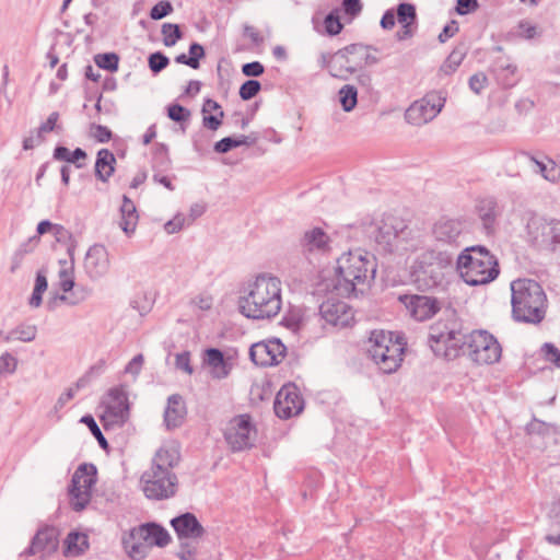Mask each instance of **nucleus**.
I'll use <instances>...</instances> for the list:
<instances>
[{"instance_id": "obj_18", "label": "nucleus", "mask_w": 560, "mask_h": 560, "mask_svg": "<svg viewBox=\"0 0 560 560\" xmlns=\"http://www.w3.org/2000/svg\"><path fill=\"white\" fill-rule=\"evenodd\" d=\"M453 326L455 329H462L464 323L458 316L456 308L448 302L443 308V316L432 324L429 329L428 345L433 353H438L441 350L444 332L450 330Z\"/></svg>"}, {"instance_id": "obj_62", "label": "nucleus", "mask_w": 560, "mask_h": 560, "mask_svg": "<svg viewBox=\"0 0 560 560\" xmlns=\"http://www.w3.org/2000/svg\"><path fill=\"white\" fill-rule=\"evenodd\" d=\"M342 11L350 18H354L362 11V3L360 0H342Z\"/></svg>"}, {"instance_id": "obj_50", "label": "nucleus", "mask_w": 560, "mask_h": 560, "mask_svg": "<svg viewBox=\"0 0 560 560\" xmlns=\"http://www.w3.org/2000/svg\"><path fill=\"white\" fill-rule=\"evenodd\" d=\"M325 28L328 35H339L342 31V23L340 22V11L334 10L325 18Z\"/></svg>"}, {"instance_id": "obj_59", "label": "nucleus", "mask_w": 560, "mask_h": 560, "mask_svg": "<svg viewBox=\"0 0 560 560\" xmlns=\"http://www.w3.org/2000/svg\"><path fill=\"white\" fill-rule=\"evenodd\" d=\"M175 366L176 369L184 371L188 375H191L194 369L190 364V352L183 351L180 353H177L175 357Z\"/></svg>"}, {"instance_id": "obj_17", "label": "nucleus", "mask_w": 560, "mask_h": 560, "mask_svg": "<svg viewBox=\"0 0 560 560\" xmlns=\"http://www.w3.org/2000/svg\"><path fill=\"white\" fill-rule=\"evenodd\" d=\"M369 229L372 230L376 249L383 254H393L395 250L394 242L398 235L405 229L402 222H397V219L393 215L387 217L381 221L380 224H374L372 221L369 224Z\"/></svg>"}, {"instance_id": "obj_20", "label": "nucleus", "mask_w": 560, "mask_h": 560, "mask_svg": "<svg viewBox=\"0 0 560 560\" xmlns=\"http://www.w3.org/2000/svg\"><path fill=\"white\" fill-rule=\"evenodd\" d=\"M302 248L304 258L299 259L289 283V287L294 291H301L304 282L312 281V262L308 255H312L315 248V230L305 233Z\"/></svg>"}, {"instance_id": "obj_43", "label": "nucleus", "mask_w": 560, "mask_h": 560, "mask_svg": "<svg viewBox=\"0 0 560 560\" xmlns=\"http://www.w3.org/2000/svg\"><path fill=\"white\" fill-rule=\"evenodd\" d=\"M525 155L529 158L530 161H533L537 167V172L547 180L555 182L559 177V170L557 168L556 163L548 159V163L550 164V167L548 164L544 163L541 160H538L534 154L529 152H525Z\"/></svg>"}, {"instance_id": "obj_56", "label": "nucleus", "mask_w": 560, "mask_h": 560, "mask_svg": "<svg viewBox=\"0 0 560 560\" xmlns=\"http://www.w3.org/2000/svg\"><path fill=\"white\" fill-rule=\"evenodd\" d=\"M173 10V7L170 1L162 0L159 1L150 11V16L152 20H161L168 15Z\"/></svg>"}, {"instance_id": "obj_11", "label": "nucleus", "mask_w": 560, "mask_h": 560, "mask_svg": "<svg viewBox=\"0 0 560 560\" xmlns=\"http://www.w3.org/2000/svg\"><path fill=\"white\" fill-rule=\"evenodd\" d=\"M527 234L534 246L555 252L560 246V221H547L545 218L533 217L528 220Z\"/></svg>"}, {"instance_id": "obj_13", "label": "nucleus", "mask_w": 560, "mask_h": 560, "mask_svg": "<svg viewBox=\"0 0 560 560\" xmlns=\"http://www.w3.org/2000/svg\"><path fill=\"white\" fill-rule=\"evenodd\" d=\"M129 418V401L127 394L118 388L112 389L105 401L101 416L104 429H116L126 423Z\"/></svg>"}, {"instance_id": "obj_8", "label": "nucleus", "mask_w": 560, "mask_h": 560, "mask_svg": "<svg viewBox=\"0 0 560 560\" xmlns=\"http://www.w3.org/2000/svg\"><path fill=\"white\" fill-rule=\"evenodd\" d=\"M141 489L149 500H167L175 495L178 486V478L175 472L153 469L150 467L141 476Z\"/></svg>"}, {"instance_id": "obj_52", "label": "nucleus", "mask_w": 560, "mask_h": 560, "mask_svg": "<svg viewBox=\"0 0 560 560\" xmlns=\"http://www.w3.org/2000/svg\"><path fill=\"white\" fill-rule=\"evenodd\" d=\"M81 422L85 423L89 427V429L91 430L92 434L95 436L102 448H106L108 446L107 440L102 433V430L98 427L96 420L92 416H84L81 419Z\"/></svg>"}, {"instance_id": "obj_2", "label": "nucleus", "mask_w": 560, "mask_h": 560, "mask_svg": "<svg viewBox=\"0 0 560 560\" xmlns=\"http://www.w3.org/2000/svg\"><path fill=\"white\" fill-rule=\"evenodd\" d=\"M511 317L515 323L539 325L546 317L548 300L541 284L529 278H518L510 284Z\"/></svg>"}, {"instance_id": "obj_48", "label": "nucleus", "mask_w": 560, "mask_h": 560, "mask_svg": "<svg viewBox=\"0 0 560 560\" xmlns=\"http://www.w3.org/2000/svg\"><path fill=\"white\" fill-rule=\"evenodd\" d=\"M48 287L47 279L44 275L37 273L35 280V288L33 294L30 299V305L33 307H38L42 303V295L46 291Z\"/></svg>"}, {"instance_id": "obj_28", "label": "nucleus", "mask_w": 560, "mask_h": 560, "mask_svg": "<svg viewBox=\"0 0 560 560\" xmlns=\"http://www.w3.org/2000/svg\"><path fill=\"white\" fill-rule=\"evenodd\" d=\"M471 331H467L464 327L460 329V335L453 341L441 346V350L434 353L436 357H443L447 361L455 360L459 357L467 355L468 345L471 339Z\"/></svg>"}, {"instance_id": "obj_29", "label": "nucleus", "mask_w": 560, "mask_h": 560, "mask_svg": "<svg viewBox=\"0 0 560 560\" xmlns=\"http://www.w3.org/2000/svg\"><path fill=\"white\" fill-rule=\"evenodd\" d=\"M186 416V406L179 395H172L164 411V423L167 428L180 425Z\"/></svg>"}, {"instance_id": "obj_19", "label": "nucleus", "mask_w": 560, "mask_h": 560, "mask_svg": "<svg viewBox=\"0 0 560 560\" xmlns=\"http://www.w3.org/2000/svg\"><path fill=\"white\" fill-rule=\"evenodd\" d=\"M400 301L409 310L411 317L418 322H425L444 308L438 298L430 295H402Z\"/></svg>"}, {"instance_id": "obj_15", "label": "nucleus", "mask_w": 560, "mask_h": 560, "mask_svg": "<svg viewBox=\"0 0 560 560\" xmlns=\"http://www.w3.org/2000/svg\"><path fill=\"white\" fill-rule=\"evenodd\" d=\"M305 406L304 397L294 383H285L277 393L273 410L278 418L290 419L302 412Z\"/></svg>"}, {"instance_id": "obj_60", "label": "nucleus", "mask_w": 560, "mask_h": 560, "mask_svg": "<svg viewBox=\"0 0 560 560\" xmlns=\"http://www.w3.org/2000/svg\"><path fill=\"white\" fill-rule=\"evenodd\" d=\"M91 133L93 138L100 143L108 142L112 138V131L103 125H93L91 127Z\"/></svg>"}, {"instance_id": "obj_26", "label": "nucleus", "mask_w": 560, "mask_h": 560, "mask_svg": "<svg viewBox=\"0 0 560 560\" xmlns=\"http://www.w3.org/2000/svg\"><path fill=\"white\" fill-rule=\"evenodd\" d=\"M475 211L482 222L486 235H493L495 232L497 219L500 214L499 205L494 197H485L477 200Z\"/></svg>"}, {"instance_id": "obj_42", "label": "nucleus", "mask_w": 560, "mask_h": 560, "mask_svg": "<svg viewBox=\"0 0 560 560\" xmlns=\"http://www.w3.org/2000/svg\"><path fill=\"white\" fill-rule=\"evenodd\" d=\"M59 287L66 293L74 287V268L71 261L66 259L59 261Z\"/></svg>"}, {"instance_id": "obj_27", "label": "nucleus", "mask_w": 560, "mask_h": 560, "mask_svg": "<svg viewBox=\"0 0 560 560\" xmlns=\"http://www.w3.org/2000/svg\"><path fill=\"white\" fill-rule=\"evenodd\" d=\"M58 533L54 527H46L37 532L30 546V553H40L42 557L51 555L58 549Z\"/></svg>"}, {"instance_id": "obj_16", "label": "nucleus", "mask_w": 560, "mask_h": 560, "mask_svg": "<svg viewBox=\"0 0 560 560\" xmlns=\"http://www.w3.org/2000/svg\"><path fill=\"white\" fill-rule=\"evenodd\" d=\"M411 278L421 290H428L441 284L444 272L433 262L432 255L422 254L411 266Z\"/></svg>"}, {"instance_id": "obj_61", "label": "nucleus", "mask_w": 560, "mask_h": 560, "mask_svg": "<svg viewBox=\"0 0 560 560\" xmlns=\"http://www.w3.org/2000/svg\"><path fill=\"white\" fill-rule=\"evenodd\" d=\"M168 63V58L160 52H154L149 57V68L153 72H159Z\"/></svg>"}, {"instance_id": "obj_35", "label": "nucleus", "mask_w": 560, "mask_h": 560, "mask_svg": "<svg viewBox=\"0 0 560 560\" xmlns=\"http://www.w3.org/2000/svg\"><path fill=\"white\" fill-rule=\"evenodd\" d=\"M207 363L212 377L217 380L225 378L230 373V369L224 362L223 352L217 348H211L207 350Z\"/></svg>"}, {"instance_id": "obj_5", "label": "nucleus", "mask_w": 560, "mask_h": 560, "mask_svg": "<svg viewBox=\"0 0 560 560\" xmlns=\"http://www.w3.org/2000/svg\"><path fill=\"white\" fill-rule=\"evenodd\" d=\"M281 310V283L277 278L260 276L241 305L242 314L252 319H266Z\"/></svg>"}, {"instance_id": "obj_24", "label": "nucleus", "mask_w": 560, "mask_h": 560, "mask_svg": "<svg viewBox=\"0 0 560 560\" xmlns=\"http://www.w3.org/2000/svg\"><path fill=\"white\" fill-rule=\"evenodd\" d=\"M171 525L180 541L199 539L203 535V527L192 513H185L171 521Z\"/></svg>"}, {"instance_id": "obj_22", "label": "nucleus", "mask_w": 560, "mask_h": 560, "mask_svg": "<svg viewBox=\"0 0 560 560\" xmlns=\"http://www.w3.org/2000/svg\"><path fill=\"white\" fill-rule=\"evenodd\" d=\"M180 458L179 443L175 440H168L163 442L155 452L151 467L153 469L175 472L174 469L179 465Z\"/></svg>"}, {"instance_id": "obj_31", "label": "nucleus", "mask_w": 560, "mask_h": 560, "mask_svg": "<svg viewBox=\"0 0 560 560\" xmlns=\"http://www.w3.org/2000/svg\"><path fill=\"white\" fill-rule=\"evenodd\" d=\"M405 120L412 126H423L436 116L428 108L422 100H417L405 110Z\"/></svg>"}, {"instance_id": "obj_32", "label": "nucleus", "mask_w": 560, "mask_h": 560, "mask_svg": "<svg viewBox=\"0 0 560 560\" xmlns=\"http://www.w3.org/2000/svg\"><path fill=\"white\" fill-rule=\"evenodd\" d=\"M201 113L202 122L206 127H208L211 130H217L220 127L224 116V112L217 101L212 98L205 100Z\"/></svg>"}, {"instance_id": "obj_7", "label": "nucleus", "mask_w": 560, "mask_h": 560, "mask_svg": "<svg viewBox=\"0 0 560 560\" xmlns=\"http://www.w3.org/2000/svg\"><path fill=\"white\" fill-rule=\"evenodd\" d=\"M96 481L97 468L94 464L79 465L69 486L70 505L74 511L81 512L89 505Z\"/></svg>"}, {"instance_id": "obj_38", "label": "nucleus", "mask_w": 560, "mask_h": 560, "mask_svg": "<svg viewBox=\"0 0 560 560\" xmlns=\"http://www.w3.org/2000/svg\"><path fill=\"white\" fill-rule=\"evenodd\" d=\"M89 548V538L84 533L71 532L66 539L65 555L79 556Z\"/></svg>"}, {"instance_id": "obj_36", "label": "nucleus", "mask_w": 560, "mask_h": 560, "mask_svg": "<svg viewBox=\"0 0 560 560\" xmlns=\"http://www.w3.org/2000/svg\"><path fill=\"white\" fill-rule=\"evenodd\" d=\"M371 49L377 51L376 48L369 45H363L361 43L350 44L345 47V50L347 51V55H349L350 59L354 58L360 61V68L378 62V58L370 54Z\"/></svg>"}, {"instance_id": "obj_44", "label": "nucleus", "mask_w": 560, "mask_h": 560, "mask_svg": "<svg viewBox=\"0 0 560 560\" xmlns=\"http://www.w3.org/2000/svg\"><path fill=\"white\" fill-rule=\"evenodd\" d=\"M203 47L197 43L189 46V57L186 55H179L176 60L179 63L186 65L192 69L199 68V60L203 57Z\"/></svg>"}, {"instance_id": "obj_63", "label": "nucleus", "mask_w": 560, "mask_h": 560, "mask_svg": "<svg viewBox=\"0 0 560 560\" xmlns=\"http://www.w3.org/2000/svg\"><path fill=\"white\" fill-rule=\"evenodd\" d=\"M264 66L259 61L247 62L242 67V72L247 77H258L264 73Z\"/></svg>"}, {"instance_id": "obj_45", "label": "nucleus", "mask_w": 560, "mask_h": 560, "mask_svg": "<svg viewBox=\"0 0 560 560\" xmlns=\"http://www.w3.org/2000/svg\"><path fill=\"white\" fill-rule=\"evenodd\" d=\"M36 336V327L31 325H21L13 329L11 332L4 336V340H19L23 342H28L35 339Z\"/></svg>"}, {"instance_id": "obj_57", "label": "nucleus", "mask_w": 560, "mask_h": 560, "mask_svg": "<svg viewBox=\"0 0 560 560\" xmlns=\"http://www.w3.org/2000/svg\"><path fill=\"white\" fill-rule=\"evenodd\" d=\"M427 254L432 255L433 262L438 267H440L442 271H443V269L450 268L453 266V256H452V254H450L447 252L431 250V252H428Z\"/></svg>"}, {"instance_id": "obj_1", "label": "nucleus", "mask_w": 560, "mask_h": 560, "mask_svg": "<svg viewBox=\"0 0 560 560\" xmlns=\"http://www.w3.org/2000/svg\"><path fill=\"white\" fill-rule=\"evenodd\" d=\"M330 237L317 226V292L334 293L342 298H358L359 285L370 288L377 271L376 258L368 252L349 250L334 257V265L324 259L330 252Z\"/></svg>"}, {"instance_id": "obj_51", "label": "nucleus", "mask_w": 560, "mask_h": 560, "mask_svg": "<svg viewBox=\"0 0 560 560\" xmlns=\"http://www.w3.org/2000/svg\"><path fill=\"white\" fill-rule=\"evenodd\" d=\"M542 358L553 364L555 368L560 369V350L552 342H545L540 349Z\"/></svg>"}, {"instance_id": "obj_46", "label": "nucleus", "mask_w": 560, "mask_h": 560, "mask_svg": "<svg viewBox=\"0 0 560 560\" xmlns=\"http://www.w3.org/2000/svg\"><path fill=\"white\" fill-rule=\"evenodd\" d=\"M551 427L552 424L533 416L532 420L525 425L524 432L527 436L538 435L545 438L550 434Z\"/></svg>"}, {"instance_id": "obj_34", "label": "nucleus", "mask_w": 560, "mask_h": 560, "mask_svg": "<svg viewBox=\"0 0 560 560\" xmlns=\"http://www.w3.org/2000/svg\"><path fill=\"white\" fill-rule=\"evenodd\" d=\"M120 228L126 234H131L135 232L139 214L137 212L136 205L126 196L122 198V203L120 206Z\"/></svg>"}, {"instance_id": "obj_12", "label": "nucleus", "mask_w": 560, "mask_h": 560, "mask_svg": "<svg viewBox=\"0 0 560 560\" xmlns=\"http://www.w3.org/2000/svg\"><path fill=\"white\" fill-rule=\"evenodd\" d=\"M255 434L250 416L240 415L229 421L224 439L232 451H244L253 446Z\"/></svg>"}, {"instance_id": "obj_23", "label": "nucleus", "mask_w": 560, "mask_h": 560, "mask_svg": "<svg viewBox=\"0 0 560 560\" xmlns=\"http://www.w3.org/2000/svg\"><path fill=\"white\" fill-rule=\"evenodd\" d=\"M109 256L107 249L100 244L90 247L84 259V267L88 275L93 278L104 276L109 269Z\"/></svg>"}, {"instance_id": "obj_30", "label": "nucleus", "mask_w": 560, "mask_h": 560, "mask_svg": "<svg viewBox=\"0 0 560 560\" xmlns=\"http://www.w3.org/2000/svg\"><path fill=\"white\" fill-rule=\"evenodd\" d=\"M395 16L402 28V35H412L417 32V11L415 4L400 2L396 8Z\"/></svg>"}, {"instance_id": "obj_54", "label": "nucleus", "mask_w": 560, "mask_h": 560, "mask_svg": "<svg viewBox=\"0 0 560 560\" xmlns=\"http://www.w3.org/2000/svg\"><path fill=\"white\" fill-rule=\"evenodd\" d=\"M167 117L176 122L187 121L190 117V110L179 104H174L168 108Z\"/></svg>"}, {"instance_id": "obj_4", "label": "nucleus", "mask_w": 560, "mask_h": 560, "mask_svg": "<svg viewBox=\"0 0 560 560\" xmlns=\"http://www.w3.org/2000/svg\"><path fill=\"white\" fill-rule=\"evenodd\" d=\"M370 347L366 350L378 370L384 374L395 373L404 361L408 349L407 337L404 331H386L374 329L369 338Z\"/></svg>"}, {"instance_id": "obj_6", "label": "nucleus", "mask_w": 560, "mask_h": 560, "mask_svg": "<svg viewBox=\"0 0 560 560\" xmlns=\"http://www.w3.org/2000/svg\"><path fill=\"white\" fill-rule=\"evenodd\" d=\"M171 540L168 532L159 524L145 523L131 528L122 537V548L133 560H142L152 547H165Z\"/></svg>"}, {"instance_id": "obj_14", "label": "nucleus", "mask_w": 560, "mask_h": 560, "mask_svg": "<svg viewBox=\"0 0 560 560\" xmlns=\"http://www.w3.org/2000/svg\"><path fill=\"white\" fill-rule=\"evenodd\" d=\"M287 354V347L279 338L255 342L249 348V358L256 366L269 368L280 364Z\"/></svg>"}, {"instance_id": "obj_47", "label": "nucleus", "mask_w": 560, "mask_h": 560, "mask_svg": "<svg viewBox=\"0 0 560 560\" xmlns=\"http://www.w3.org/2000/svg\"><path fill=\"white\" fill-rule=\"evenodd\" d=\"M198 539H190L179 542L177 556L180 560H197L198 559Z\"/></svg>"}, {"instance_id": "obj_9", "label": "nucleus", "mask_w": 560, "mask_h": 560, "mask_svg": "<svg viewBox=\"0 0 560 560\" xmlns=\"http://www.w3.org/2000/svg\"><path fill=\"white\" fill-rule=\"evenodd\" d=\"M467 357L478 365H490L500 361L502 347L498 339L486 329L471 330Z\"/></svg>"}, {"instance_id": "obj_41", "label": "nucleus", "mask_w": 560, "mask_h": 560, "mask_svg": "<svg viewBox=\"0 0 560 560\" xmlns=\"http://www.w3.org/2000/svg\"><path fill=\"white\" fill-rule=\"evenodd\" d=\"M446 98L447 92L444 90H433L425 93L424 96L421 97L422 102L435 116H438L445 106Z\"/></svg>"}, {"instance_id": "obj_10", "label": "nucleus", "mask_w": 560, "mask_h": 560, "mask_svg": "<svg viewBox=\"0 0 560 560\" xmlns=\"http://www.w3.org/2000/svg\"><path fill=\"white\" fill-rule=\"evenodd\" d=\"M325 301L317 306V315L335 330L351 328L357 323L354 311L345 302L342 296L329 293Z\"/></svg>"}, {"instance_id": "obj_33", "label": "nucleus", "mask_w": 560, "mask_h": 560, "mask_svg": "<svg viewBox=\"0 0 560 560\" xmlns=\"http://www.w3.org/2000/svg\"><path fill=\"white\" fill-rule=\"evenodd\" d=\"M115 155L108 149H101L95 162L96 177L102 182H107L115 171Z\"/></svg>"}, {"instance_id": "obj_40", "label": "nucleus", "mask_w": 560, "mask_h": 560, "mask_svg": "<svg viewBox=\"0 0 560 560\" xmlns=\"http://www.w3.org/2000/svg\"><path fill=\"white\" fill-rule=\"evenodd\" d=\"M518 70L515 65L501 67L497 72L498 84L503 89H512L520 82Z\"/></svg>"}, {"instance_id": "obj_55", "label": "nucleus", "mask_w": 560, "mask_h": 560, "mask_svg": "<svg viewBox=\"0 0 560 560\" xmlns=\"http://www.w3.org/2000/svg\"><path fill=\"white\" fill-rule=\"evenodd\" d=\"M468 85L475 94H480L488 85V77L483 72H477L469 78Z\"/></svg>"}, {"instance_id": "obj_64", "label": "nucleus", "mask_w": 560, "mask_h": 560, "mask_svg": "<svg viewBox=\"0 0 560 560\" xmlns=\"http://www.w3.org/2000/svg\"><path fill=\"white\" fill-rule=\"evenodd\" d=\"M241 144V141H235L232 138H223L220 141H218L214 145V149L217 152L225 153L229 150H231L234 147H237Z\"/></svg>"}, {"instance_id": "obj_21", "label": "nucleus", "mask_w": 560, "mask_h": 560, "mask_svg": "<svg viewBox=\"0 0 560 560\" xmlns=\"http://www.w3.org/2000/svg\"><path fill=\"white\" fill-rule=\"evenodd\" d=\"M323 67L329 71L334 78L347 80L350 74L354 73L360 68V61L354 58H349L345 48L339 49L329 58L325 54L322 55Z\"/></svg>"}, {"instance_id": "obj_37", "label": "nucleus", "mask_w": 560, "mask_h": 560, "mask_svg": "<svg viewBox=\"0 0 560 560\" xmlns=\"http://www.w3.org/2000/svg\"><path fill=\"white\" fill-rule=\"evenodd\" d=\"M466 55V46L464 44L457 45L440 66V72L444 73L445 75L453 74L458 69Z\"/></svg>"}, {"instance_id": "obj_53", "label": "nucleus", "mask_w": 560, "mask_h": 560, "mask_svg": "<svg viewBox=\"0 0 560 560\" xmlns=\"http://www.w3.org/2000/svg\"><path fill=\"white\" fill-rule=\"evenodd\" d=\"M261 89V84L258 80L245 81L238 91V95L243 101H248L254 97Z\"/></svg>"}, {"instance_id": "obj_49", "label": "nucleus", "mask_w": 560, "mask_h": 560, "mask_svg": "<svg viewBox=\"0 0 560 560\" xmlns=\"http://www.w3.org/2000/svg\"><path fill=\"white\" fill-rule=\"evenodd\" d=\"M94 60L97 67L102 69L109 70L112 72L117 71L118 69L119 58L115 52L96 55Z\"/></svg>"}, {"instance_id": "obj_25", "label": "nucleus", "mask_w": 560, "mask_h": 560, "mask_svg": "<svg viewBox=\"0 0 560 560\" xmlns=\"http://www.w3.org/2000/svg\"><path fill=\"white\" fill-rule=\"evenodd\" d=\"M465 219H451L441 217L432 228V234L436 241L454 244L464 230Z\"/></svg>"}, {"instance_id": "obj_3", "label": "nucleus", "mask_w": 560, "mask_h": 560, "mask_svg": "<svg viewBox=\"0 0 560 560\" xmlns=\"http://www.w3.org/2000/svg\"><path fill=\"white\" fill-rule=\"evenodd\" d=\"M455 267L459 277L469 287L487 285L498 279V257L481 244L465 247L457 256Z\"/></svg>"}, {"instance_id": "obj_39", "label": "nucleus", "mask_w": 560, "mask_h": 560, "mask_svg": "<svg viewBox=\"0 0 560 560\" xmlns=\"http://www.w3.org/2000/svg\"><path fill=\"white\" fill-rule=\"evenodd\" d=\"M338 102L343 112H352L358 105V89L352 84L341 86L338 91Z\"/></svg>"}, {"instance_id": "obj_58", "label": "nucleus", "mask_w": 560, "mask_h": 560, "mask_svg": "<svg viewBox=\"0 0 560 560\" xmlns=\"http://www.w3.org/2000/svg\"><path fill=\"white\" fill-rule=\"evenodd\" d=\"M18 366V361L9 352L0 357V374H12Z\"/></svg>"}]
</instances>
